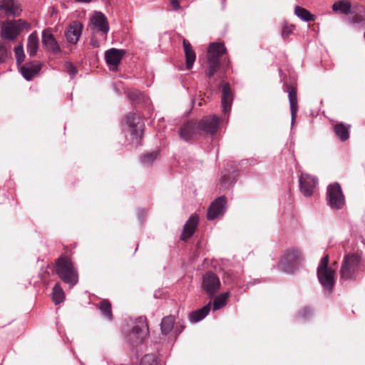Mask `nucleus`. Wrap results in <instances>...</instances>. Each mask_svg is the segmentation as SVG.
Listing matches in <instances>:
<instances>
[{
	"mask_svg": "<svg viewBox=\"0 0 365 365\" xmlns=\"http://www.w3.org/2000/svg\"><path fill=\"white\" fill-rule=\"evenodd\" d=\"M364 270V265L361 257L355 253L347 254L342 261L340 269L341 279L343 280L354 279Z\"/></svg>",
	"mask_w": 365,
	"mask_h": 365,
	"instance_id": "nucleus-1",
	"label": "nucleus"
},
{
	"mask_svg": "<svg viewBox=\"0 0 365 365\" xmlns=\"http://www.w3.org/2000/svg\"><path fill=\"white\" fill-rule=\"evenodd\" d=\"M303 260L302 251L298 248L291 247L284 251L278 264V268L287 274H292L299 268Z\"/></svg>",
	"mask_w": 365,
	"mask_h": 365,
	"instance_id": "nucleus-2",
	"label": "nucleus"
},
{
	"mask_svg": "<svg viewBox=\"0 0 365 365\" xmlns=\"http://www.w3.org/2000/svg\"><path fill=\"white\" fill-rule=\"evenodd\" d=\"M56 269L59 278L71 287L78 282L77 269L68 257H60L56 262Z\"/></svg>",
	"mask_w": 365,
	"mask_h": 365,
	"instance_id": "nucleus-3",
	"label": "nucleus"
},
{
	"mask_svg": "<svg viewBox=\"0 0 365 365\" xmlns=\"http://www.w3.org/2000/svg\"><path fill=\"white\" fill-rule=\"evenodd\" d=\"M226 53L223 43H212L210 44L207 54V68L205 75L209 78L212 77L220 68V57Z\"/></svg>",
	"mask_w": 365,
	"mask_h": 365,
	"instance_id": "nucleus-4",
	"label": "nucleus"
},
{
	"mask_svg": "<svg viewBox=\"0 0 365 365\" xmlns=\"http://www.w3.org/2000/svg\"><path fill=\"white\" fill-rule=\"evenodd\" d=\"M329 256L322 258L317 267V277L325 291L331 292L335 283V271L328 266Z\"/></svg>",
	"mask_w": 365,
	"mask_h": 365,
	"instance_id": "nucleus-5",
	"label": "nucleus"
},
{
	"mask_svg": "<svg viewBox=\"0 0 365 365\" xmlns=\"http://www.w3.org/2000/svg\"><path fill=\"white\" fill-rule=\"evenodd\" d=\"M148 334V327L145 319L138 318L133 324L132 329L126 336L127 341L136 345L142 343Z\"/></svg>",
	"mask_w": 365,
	"mask_h": 365,
	"instance_id": "nucleus-6",
	"label": "nucleus"
},
{
	"mask_svg": "<svg viewBox=\"0 0 365 365\" xmlns=\"http://www.w3.org/2000/svg\"><path fill=\"white\" fill-rule=\"evenodd\" d=\"M327 202L332 208L341 209L344 205V197L341 188L338 183H333L327 187Z\"/></svg>",
	"mask_w": 365,
	"mask_h": 365,
	"instance_id": "nucleus-7",
	"label": "nucleus"
},
{
	"mask_svg": "<svg viewBox=\"0 0 365 365\" xmlns=\"http://www.w3.org/2000/svg\"><path fill=\"white\" fill-rule=\"evenodd\" d=\"M125 123L131 130L132 140L136 145H140L142 138L144 124L140 120L136 113H130L125 117Z\"/></svg>",
	"mask_w": 365,
	"mask_h": 365,
	"instance_id": "nucleus-8",
	"label": "nucleus"
},
{
	"mask_svg": "<svg viewBox=\"0 0 365 365\" xmlns=\"http://www.w3.org/2000/svg\"><path fill=\"white\" fill-rule=\"evenodd\" d=\"M219 277L212 272H206L202 277V288L210 297H213L220 288Z\"/></svg>",
	"mask_w": 365,
	"mask_h": 365,
	"instance_id": "nucleus-9",
	"label": "nucleus"
},
{
	"mask_svg": "<svg viewBox=\"0 0 365 365\" xmlns=\"http://www.w3.org/2000/svg\"><path fill=\"white\" fill-rule=\"evenodd\" d=\"M300 191L305 197H310L317 184V179L307 173H302L299 179Z\"/></svg>",
	"mask_w": 365,
	"mask_h": 365,
	"instance_id": "nucleus-10",
	"label": "nucleus"
},
{
	"mask_svg": "<svg viewBox=\"0 0 365 365\" xmlns=\"http://www.w3.org/2000/svg\"><path fill=\"white\" fill-rule=\"evenodd\" d=\"M200 131L208 135H214L219 128V118L215 115H207L198 123Z\"/></svg>",
	"mask_w": 365,
	"mask_h": 365,
	"instance_id": "nucleus-11",
	"label": "nucleus"
},
{
	"mask_svg": "<svg viewBox=\"0 0 365 365\" xmlns=\"http://www.w3.org/2000/svg\"><path fill=\"white\" fill-rule=\"evenodd\" d=\"M125 54V50L115 48H110L106 51L105 59L110 70L115 71L117 69Z\"/></svg>",
	"mask_w": 365,
	"mask_h": 365,
	"instance_id": "nucleus-12",
	"label": "nucleus"
},
{
	"mask_svg": "<svg viewBox=\"0 0 365 365\" xmlns=\"http://www.w3.org/2000/svg\"><path fill=\"white\" fill-rule=\"evenodd\" d=\"M226 203L227 200L225 196L217 197L209 207L207 219L212 220L222 215L225 211Z\"/></svg>",
	"mask_w": 365,
	"mask_h": 365,
	"instance_id": "nucleus-13",
	"label": "nucleus"
},
{
	"mask_svg": "<svg viewBox=\"0 0 365 365\" xmlns=\"http://www.w3.org/2000/svg\"><path fill=\"white\" fill-rule=\"evenodd\" d=\"M42 44L46 50L58 55L61 53V49L54 38V36L49 30H44L42 32Z\"/></svg>",
	"mask_w": 365,
	"mask_h": 365,
	"instance_id": "nucleus-14",
	"label": "nucleus"
},
{
	"mask_svg": "<svg viewBox=\"0 0 365 365\" xmlns=\"http://www.w3.org/2000/svg\"><path fill=\"white\" fill-rule=\"evenodd\" d=\"M200 133L198 125L195 122L188 121L180 128L179 134L186 141L196 138Z\"/></svg>",
	"mask_w": 365,
	"mask_h": 365,
	"instance_id": "nucleus-15",
	"label": "nucleus"
},
{
	"mask_svg": "<svg viewBox=\"0 0 365 365\" xmlns=\"http://www.w3.org/2000/svg\"><path fill=\"white\" fill-rule=\"evenodd\" d=\"M19 4L14 0H3L0 5V16L14 17L20 14Z\"/></svg>",
	"mask_w": 365,
	"mask_h": 365,
	"instance_id": "nucleus-16",
	"label": "nucleus"
},
{
	"mask_svg": "<svg viewBox=\"0 0 365 365\" xmlns=\"http://www.w3.org/2000/svg\"><path fill=\"white\" fill-rule=\"evenodd\" d=\"M232 93L229 83H226L222 86V107L224 114L228 113L232 107Z\"/></svg>",
	"mask_w": 365,
	"mask_h": 365,
	"instance_id": "nucleus-17",
	"label": "nucleus"
},
{
	"mask_svg": "<svg viewBox=\"0 0 365 365\" xmlns=\"http://www.w3.org/2000/svg\"><path fill=\"white\" fill-rule=\"evenodd\" d=\"M197 225L198 217L197 215L190 216L184 225L181 239L182 240H187L189 239L195 233Z\"/></svg>",
	"mask_w": 365,
	"mask_h": 365,
	"instance_id": "nucleus-18",
	"label": "nucleus"
},
{
	"mask_svg": "<svg viewBox=\"0 0 365 365\" xmlns=\"http://www.w3.org/2000/svg\"><path fill=\"white\" fill-rule=\"evenodd\" d=\"M288 97H289L290 112H291V125H292V126H293L294 124V120L297 117V111H298V106H297V91L292 86H289Z\"/></svg>",
	"mask_w": 365,
	"mask_h": 365,
	"instance_id": "nucleus-19",
	"label": "nucleus"
},
{
	"mask_svg": "<svg viewBox=\"0 0 365 365\" xmlns=\"http://www.w3.org/2000/svg\"><path fill=\"white\" fill-rule=\"evenodd\" d=\"M19 32L18 24H3L1 36L4 39L13 41L18 36Z\"/></svg>",
	"mask_w": 365,
	"mask_h": 365,
	"instance_id": "nucleus-20",
	"label": "nucleus"
},
{
	"mask_svg": "<svg viewBox=\"0 0 365 365\" xmlns=\"http://www.w3.org/2000/svg\"><path fill=\"white\" fill-rule=\"evenodd\" d=\"M82 31V24H69V28L66 32V37L71 43L76 44L81 35Z\"/></svg>",
	"mask_w": 365,
	"mask_h": 365,
	"instance_id": "nucleus-21",
	"label": "nucleus"
},
{
	"mask_svg": "<svg viewBox=\"0 0 365 365\" xmlns=\"http://www.w3.org/2000/svg\"><path fill=\"white\" fill-rule=\"evenodd\" d=\"M186 59V68L190 69L196 58V55L190 42L185 39L182 42Z\"/></svg>",
	"mask_w": 365,
	"mask_h": 365,
	"instance_id": "nucleus-22",
	"label": "nucleus"
},
{
	"mask_svg": "<svg viewBox=\"0 0 365 365\" xmlns=\"http://www.w3.org/2000/svg\"><path fill=\"white\" fill-rule=\"evenodd\" d=\"M211 309V302L189 314V319L192 323H197L203 319L210 312Z\"/></svg>",
	"mask_w": 365,
	"mask_h": 365,
	"instance_id": "nucleus-23",
	"label": "nucleus"
},
{
	"mask_svg": "<svg viewBox=\"0 0 365 365\" xmlns=\"http://www.w3.org/2000/svg\"><path fill=\"white\" fill-rule=\"evenodd\" d=\"M332 10L335 13L342 14H352L353 8L348 0H339L332 5Z\"/></svg>",
	"mask_w": 365,
	"mask_h": 365,
	"instance_id": "nucleus-24",
	"label": "nucleus"
},
{
	"mask_svg": "<svg viewBox=\"0 0 365 365\" xmlns=\"http://www.w3.org/2000/svg\"><path fill=\"white\" fill-rule=\"evenodd\" d=\"M39 43H38V38L36 32H33L29 36L27 45H26V51L28 54L30 56H34L36 55L37 51L38 49Z\"/></svg>",
	"mask_w": 365,
	"mask_h": 365,
	"instance_id": "nucleus-25",
	"label": "nucleus"
},
{
	"mask_svg": "<svg viewBox=\"0 0 365 365\" xmlns=\"http://www.w3.org/2000/svg\"><path fill=\"white\" fill-rule=\"evenodd\" d=\"M237 175V170H233L230 173H222L220 182V190H225L232 185L235 182Z\"/></svg>",
	"mask_w": 365,
	"mask_h": 365,
	"instance_id": "nucleus-26",
	"label": "nucleus"
},
{
	"mask_svg": "<svg viewBox=\"0 0 365 365\" xmlns=\"http://www.w3.org/2000/svg\"><path fill=\"white\" fill-rule=\"evenodd\" d=\"M175 323V318L170 315L164 317L160 324V329L163 334L168 335L173 330Z\"/></svg>",
	"mask_w": 365,
	"mask_h": 365,
	"instance_id": "nucleus-27",
	"label": "nucleus"
},
{
	"mask_svg": "<svg viewBox=\"0 0 365 365\" xmlns=\"http://www.w3.org/2000/svg\"><path fill=\"white\" fill-rule=\"evenodd\" d=\"M334 130L342 141H345L349 138V128L342 123H336L334 126Z\"/></svg>",
	"mask_w": 365,
	"mask_h": 365,
	"instance_id": "nucleus-28",
	"label": "nucleus"
},
{
	"mask_svg": "<svg viewBox=\"0 0 365 365\" xmlns=\"http://www.w3.org/2000/svg\"><path fill=\"white\" fill-rule=\"evenodd\" d=\"M294 13L303 21H315L314 15L312 14L308 10L300 6L295 7Z\"/></svg>",
	"mask_w": 365,
	"mask_h": 365,
	"instance_id": "nucleus-29",
	"label": "nucleus"
},
{
	"mask_svg": "<svg viewBox=\"0 0 365 365\" xmlns=\"http://www.w3.org/2000/svg\"><path fill=\"white\" fill-rule=\"evenodd\" d=\"M53 300L56 304L62 302L65 298L64 292L59 283H56L53 289Z\"/></svg>",
	"mask_w": 365,
	"mask_h": 365,
	"instance_id": "nucleus-30",
	"label": "nucleus"
},
{
	"mask_svg": "<svg viewBox=\"0 0 365 365\" xmlns=\"http://www.w3.org/2000/svg\"><path fill=\"white\" fill-rule=\"evenodd\" d=\"M353 23H365V9L363 6L353 8Z\"/></svg>",
	"mask_w": 365,
	"mask_h": 365,
	"instance_id": "nucleus-31",
	"label": "nucleus"
},
{
	"mask_svg": "<svg viewBox=\"0 0 365 365\" xmlns=\"http://www.w3.org/2000/svg\"><path fill=\"white\" fill-rule=\"evenodd\" d=\"M229 295V292H225L217 296L213 302V310L216 311L223 307L227 304Z\"/></svg>",
	"mask_w": 365,
	"mask_h": 365,
	"instance_id": "nucleus-32",
	"label": "nucleus"
},
{
	"mask_svg": "<svg viewBox=\"0 0 365 365\" xmlns=\"http://www.w3.org/2000/svg\"><path fill=\"white\" fill-rule=\"evenodd\" d=\"M100 309L104 317L108 319H112L111 304L108 300H103L100 304Z\"/></svg>",
	"mask_w": 365,
	"mask_h": 365,
	"instance_id": "nucleus-33",
	"label": "nucleus"
},
{
	"mask_svg": "<svg viewBox=\"0 0 365 365\" xmlns=\"http://www.w3.org/2000/svg\"><path fill=\"white\" fill-rule=\"evenodd\" d=\"M10 54V46L4 41H0V63H4Z\"/></svg>",
	"mask_w": 365,
	"mask_h": 365,
	"instance_id": "nucleus-34",
	"label": "nucleus"
},
{
	"mask_svg": "<svg viewBox=\"0 0 365 365\" xmlns=\"http://www.w3.org/2000/svg\"><path fill=\"white\" fill-rule=\"evenodd\" d=\"M89 23H108L106 16L100 11H93L90 15Z\"/></svg>",
	"mask_w": 365,
	"mask_h": 365,
	"instance_id": "nucleus-35",
	"label": "nucleus"
},
{
	"mask_svg": "<svg viewBox=\"0 0 365 365\" xmlns=\"http://www.w3.org/2000/svg\"><path fill=\"white\" fill-rule=\"evenodd\" d=\"M158 155V151L148 153L140 158V162L143 165H149L157 158Z\"/></svg>",
	"mask_w": 365,
	"mask_h": 365,
	"instance_id": "nucleus-36",
	"label": "nucleus"
},
{
	"mask_svg": "<svg viewBox=\"0 0 365 365\" xmlns=\"http://www.w3.org/2000/svg\"><path fill=\"white\" fill-rule=\"evenodd\" d=\"M14 54L17 64L22 63L25 58V54L21 44L18 45L14 48Z\"/></svg>",
	"mask_w": 365,
	"mask_h": 365,
	"instance_id": "nucleus-37",
	"label": "nucleus"
},
{
	"mask_svg": "<svg viewBox=\"0 0 365 365\" xmlns=\"http://www.w3.org/2000/svg\"><path fill=\"white\" fill-rule=\"evenodd\" d=\"M128 95L129 98L133 102H139L144 98L143 94L137 90H133V91H129Z\"/></svg>",
	"mask_w": 365,
	"mask_h": 365,
	"instance_id": "nucleus-38",
	"label": "nucleus"
},
{
	"mask_svg": "<svg viewBox=\"0 0 365 365\" xmlns=\"http://www.w3.org/2000/svg\"><path fill=\"white\" fill-rule=\"evenodd\" d=\"M21 73L23 77L27 81H31L34 77V74L32 71L26 65L21 68Z\"/></svg>",
	"mask_w": 365,
	"mask_h": 365,
	"instance_id": "nucleus-39",
	"label": "nucleus"
},
{
	"mask_svg": "<svg viewBox=\"0 0 365 365\" xmlns=\"http://www.w3.org/2000/svg\"><path fill=\"white\" fill-rule=\"evenodd\" d=\"M65 71L73 78L77 74V69L71 62H66L64 65Z\"/></svg>",
	"mask_w": 365,
	"mask_h": 365,
	"instance_id": "nucleus-40",
	"label": "nucleus"
},
{
	"mask_svg": "<svg viewBox=\"0 0 365 365\" xmlns=\"http://www.w3.org/2000/svg\"><path fill=\"white\" fill-rule=\"evenodd\" d=\"M294 28V24H284L282 29V36L284 38L288 37Z\"/></svg>",
	"mask_w": 365,
	"mask_h": 365,
	"instance_id": "nucleus-41",
	"label": "nucleus"
},
{
	"mask_svg": "<svg viewBox=\"0 0 365 365\" xmlns=\"http://www.w3.org/2000/svg\"><path fill=\"white\" fill-rule=\"evenodd\" d=\"M312 314V310L309 307H305L303 310H302L299 314V317L302 319H306Z\"/></svg>",
	"mask_w": 365,
	"mask_h": 365,
	"instance_id": "nucleus-42",
	"label": "nucleus"
},
{
	"mask_svg": "<svg viewBox=\"0 0 365 365\" xmlns=\"http://www.w3.org/2000/svg\"><path fill=\"white\" fill-rule=\"evenodd\" d=\"M26 66L29 67L34 75H36L41 68V65L39 63H31L29 64H26Z\"/></svg>",
	"mask_w": 365,
	"mask_h": 365,
	"instance_id": "nucleus-43",
	"label": "nucleus"
},
{
	"mask_svg": "<svg viewBox=\"0 0 365 365\" xmlns=\"http://www.w3.org/2000/svg\"><path fill=\"white\" fill-rule=\"evenodd\" d=\"M94 26L93 29L101 31L104 34H107L109 30L108 24H93Z\"/></svg>",
	"mask_w": 365,
	"mask_h": 365,
	"instance_id": "nucleus-44",
	"label": "nucleus"
},
{
	"mask_svg": "<svg viewBox=\"0 0 365 365\" xmlns=\"http://www.w3.org/2000/svg\"><path fill=\"white\" fill-rule=\"evenodd\" d=\"M170 1L171 5L173 6V7L175 10H178L180 9V4H179L178 0H170Z\"/></svg>",
	"mask_w": 365,
	"mask_h": 365,
	"instance_id": "nucleus-45",
	"label": "nucleus"
},
{
	"mask_svg": "<svg viewBox=\"0 0 365 365\" xmlns=\"http://www.w3.org/2000/svg\"><path fill=\"white\" fill-rule=\"evenodd\" d=\"M1 23H9V24H11V23H26V21H22L21 19H19V20L15 21H14L12 20L8 19V20H5L4 21H1Z\"/></svg>",
	"mask_w": 365,
	"mask_h": 365,
	"instance_id": "nucleus-46",
	"label": "nucleus"
},
{
	"mask_svg": "<svg viewBox=\"0 0 365 365\" xmlns=\"http://www.w3.org/2000/svg\"><path fill=\"white\" fill-rule=\"evenodd\" d=\"M145 210H139L138 211V218L140 221H142L144 215H145Z\"/></svg>",
	"mask_w": 365,
	"mask_h": 365,
	"instance_id": "nucleus-47",
	"label": "nucleus"
},
{
	"mask_svg": "<svg viewBox=\"0 0 365 365\" xmlns=\"http://www.w3.org/2000/svg\"><path fill=\"white\" fill-rule=\"evenodd\" d=\"M77 1H80V2H90L91 1V0H76Z\"/></svg>",
	"mask_w": 365,
	"mask_h": 365,
	"instance_id": "nucleus-48",
	"label": "nucleus"
}]
</instances>
